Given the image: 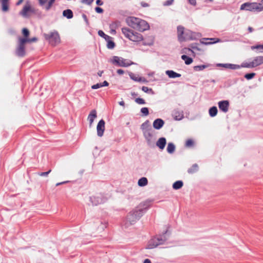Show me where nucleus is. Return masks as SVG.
<instances>
[{
	"label": "nucleus",
	"mask_w": 263,
	"mask_h": 263,
	"mask_svg": "<svg viewBox=\"0 0 263 263\" xmlns=\"http://www.w3.org/2000/svg\"><path fill=\"white\" fill-rule=\"evenodd\" d=\"M122 32L126 38L131 41L134 42L143 41V45L151 46L154 43L155 39L153 36H148L143 38V35L141 33L135 32L127 27L122 28Z\"/></svg>",
	"instance_id": "1"
},
{
	"label": "nucleus",
	"mask_w": 263,
	"mask_h": 263,
	"mask_svg": "<svg viewBox=\"0 0 263 263\" xmlns=\"http://www.w3.org/2000/svg\"><path fill=\"white\" fill-rule=\"evenodd\" d=\"M126 22L129 27L140 32H143L149 29L148 23L139 17L128 16L126 18Z\"/></svg>",
	"instance_id": "2"
},
{
	"label": "nucleus",
	"mask_w": 263,
	"mask_h": 263,
	"mask_svg": "<svg viewBox=\"0 0 263 263\" xmlns=\"http://www.w3.org/2000/svg\"><path fill=\"white\" fill-rule=\"evenodd\" d=\"M177 36L180 42L196 39V34L195 32L190 30H185L182 26L177 27Z\"/></svg>",
	"instance_id": "3"
},
{
	"label": "nucleus",
	"mask_w": 263,
	"mask_h": 263,
	"mask_svg": "<svg viewBox=\"0 0 263 263\" xmlns=\"http://www.w3.org/2000/svg\"><path fill=\"white\" fill-rule=\"evenodd\" d=\"M143 216L136 208L129 212L124 220V226L126 228L135 224Z\"/></svg>",
	"instance_id": "4"
},
{
	"label": "nucleus",
	"mask_w": 263,
	"mask_h": 263,
	"mask_svg": "<svg viewBox=\"0 0 263 263\" xmlns=\"http://www.w3.org/2000/svg\"><path fill=\"white\" fill-rule=\"evenodd\" d=\"M240 9L241 10L260 12L263 10V6L260 3L247 2L241 5Z\"/></svg>",
	"instance_id": "5"
},
{
	"label": "nucleus",
	"mask_w": 263,
	"mask_h": 263,
	"mask_svg": "<svg viewBox=\"0 0 263 263\" xmlns=\"http://www.w3.org/2000/svg\"><path fill=\"white\" fill-rule=\"evenodd\" d=\"M44 37L49 44L52 46H55L60 43V37L57 31L50 32L49 34H45Z\"/></svg>",
	"instance_id": "6"
},
{
	"label": "nucleus",
	"mask_w": 263,
	"mask_h": 263,
	"mask_svg": "<svg viewBox=\"0 0 263 263\" xmlns=\"http://www.w3.org/2000/svg\"><path fill=\"white\" fill-rule=\"evenodd\" d=\"M263 64V56L255 57L251 62H243L241 67L244 68H252L258 66Z\"/></svg>",
	"instance_id": "7"
},
{
	"label": "nucleus",
	"mask_w": 263,
	"mask_h": 263,
	"mask_svg": "<svg viewBox=\"0 0 263 263\" xmlns=\"http://www.w3.org/2000/svg\"><path fill=\"white\" fill-rule=\"evenodd\" d=\"M27 40L25 39L20 38L18 45L15 50V54L19 57H23L26 54L25 43Z\"/></svg>",
	"instance_id": "8"
},
{
	"label": "nucleus",
	"mask_w": 263,
	"mask_h": 263,
	"mask_svg": "<svg viewBox=\"0 0 263 263\" xmlns=\"http://www.w3.org/2000/svg\"><path fill=\"white\" fill-rule=\"evenodd\" d=\"M107 200V198L102 193H98L90 197V201L95 206L105 203Z\"/></svg>",
	"instance_id": "9"
},
{
	"label": "nucleus",
	"mask_w": 263,
	"mask_h": 263,
	"mask_svg": "<svg viewBox=\"0 0 263 263\" xmlns=\"http://www.w3.org/2000/svg\"><path fill=\"white\" fill-rule=\"evenodd\" d=\"M112 63L120 67H128L130 66L132 64L130 61L117 56L113 57Z\"/></svg>",
	"instance_id": "10"
},
{
	"label": "nucleus",
	"mask_w": 263,
	"mask_h": 263,
	"mask_svg": "<svg viewBox=\"0 0 263 263\" xmlns=\"http://www.w3.org/2000/svg\"><path fill=\"white\" fill-rule=\"evenodd\" d=\"M34 12V10L31 8L29 3L27 2L19 13L24 17H28L30 15L29 13Z\"/></svg>",
	"instance_id": "11"
},
{
	"label": "nucleus",
	"mask_w": 263,
	"mask_h": 263,
	"mask_svg": "<svg viewBox=\"0 0 263 263\" xmlns=\"http://www.w3.org/2000/svg\"><path fill=\"white\" fill-rule=\"evenodd\" d=\"M151 207V203L149 201H144L141 203L136 208L140 212L142 215Z\"/></svg>",
	"instance_id": "12"
},
{
	"label": "nucleus",
	"mask_w": 263,
	"mask_h": 263,
	"mask_svg": "<svg viewBox=\"0 0 263 263\" xmlns=\"http://www.w3.org/2000/svg\"><path fill=\"white\" fill-rule=\"evenodd\" d=\"M97 130L99 137H102L103 135L105 130V121L103 119L99 121L97 126Z\"/></svg>",
	"instance_id": "13"
},
{
	"label": "nucleus",
	"mask_w": 263,
	"mask_h": 263,
	"mask_svg": "<svg viewBox=\"0 0 263 263\" xmlns=\"http://www.w3.org/2000/svg\"><path fill=\"white\" fill-rule=\"evenodd\" d=\"M218 106L220 110L224 112H227L229 110V102L227 100L219 101L218 102Z\"/></svg>",
	"instance_id": "14"
},
{
	"label": "nucleus",
	"mask_w": 263,
	"mask_h": 263,
	"mask_svg": "<svg viewBox=\"0 0 263 263\" xmlns=\"http://www.w3.org/2000/svg\"><path fill=\"white\" fill-rule=\"evenodd\" d=\"M218 41V39L216 38H203L200 41L201 44L203 45H210L217 43Z\"/></svg>",
	"instance_id": "15"
},
{
	"label": "nucleus",
	"mask_w": 263,
	"mask_h": 263,
	"mask_svg": "<svg viewBox=\"0 0 263 263\" xmlns=\"http://www.w3.org/2000/svg\"><path fill=\"white\" fill-rule=\"evenodd\" d=\"M167 232V230H166L164 233H163L162 235H160L159 236H156V239L158 243V246L159 245H163L165 243V242L167 240L166 237L164 235Z\"/></svg>",
	"instance_id": "16"
},
{
	"label": "nucleus",
	"mask_w": 263,
	"mask_h": 263,
	"mask_svg": "<svg viewBox=\"0 0 263 263\" xmlns=\"http://www.w3.org/2000/svg\"><path fill=\"white\" fill-rule=\"evenodd\" d=\"M158 243L156 237L155 236L148 241L146 248L148 249H154L158 246Z\"/></svg>",
	"instance_id": "17"
},
{
	"label": "nucleus",
	"mask_w": 263,
	"mask_h": 263,
	"mask_svg": "<svg viewBox=\"0 0 263 263\" xmlns=\"http://www.w3.org/2000/svg\"><path fill=\"white\" fill-rule=\"evenodd\" d=\"M164 124V121L161 119L158 118L154 120L153 122V127L156 129H160L162 127Z\"/></svg>",
	"instance_id": "18"
},
{
	"label": "nucleus",
	"mask_w": 263,
	"mask_h": 263,
	"mask_svg": "<svg viewBox=\"0 0 263 263\" xmlns=\"http://www.w3.org/2000/svg\"><path fill=\"white\" fill-rule=\"evenodd\" d=\"M219 65L222 66L223 67H224L226 68H229L231 69H236L242 67L241 65H238L233 64H219Z\"/></svg>",
	"instance_id": "19"
},
{
	"label": "nucleus",
	"mask_w": 263,
	"mask_h": 263,
	"mask_svg": "<svg viewBox=\"0 0 263 263\" xmlns=\"http://www.w3.org/2000/svg\"><path fill=\"white\" fill-rule=\"evenodd\" d=\"M166 139L164 137H161L158 139L156 143V145L161 149H163L166 145Z\"/></svg>",
	"instance_id": "20"
},
{
	"label": "nucleus",
	"mask_w": 263,
	"mask_h": 263,
	"mask_svg": "<svg viewBox=\"0 0 263 263\" xmlns=\"http://www.w3.org/2000/svg\"><path fill=\"white\" fill-rule=\"evenodd\" d=\"M9 0H1L2 4V10L3 12H7L9 9Z\"/></svg>",
	"instance_id": "21"
},
{
	"label": "nucleus",
	"mask_w": 263,
	"mask_h": 263,
	"mask_svg": "<svg viewBox=\"0 0 263 263\" xmlns=\"http://www.w3.org/2000/svg\"><path fill=\"white\" fill-rule=\"evenodd\" d=\"M97 117V111L95 109L92 110L88 117V120H89L90 124H91L94 119Z\"/></svg>",
	"instance_id": "22"
},
{
	"label": "nucleus",
	"mask_w": 263,
	"mask_h": 263,
	"mask_svg": "<svg viewBox=\"0 0 263 263\" xmlns=\"http://www.w3.org/2000/svg\"><path fill=\"white\" fill-rule=\"evenodd\" d=\"M166 74L170 78H175L181 77V74L177 73L173 70H168L166 71Z\"/></svg>",
	"instance_id": "23"
},
{
	"label": "nucleus",
	"mask_w": 263,
	"mask_h": 263,
	"mask_svg": "<svg viewBox=\"0 0 263 263\" xmlns=\"http://www.w3.org/2000/svg\"><path fill=\"white\" fill-rule=\"evenodd\" d=\"M251 49L252 50H256V53L263 52V44H256L251 46Z\"/></svg>",
	"instance_id": "24"
},
{
	"label": "nucleus",
	"mask_w": 263,
	"mask_h": 263,
	"mask_svg": "<svg viewBox=\"0 0 263 263\" xmlns=\"http://www.w3.org/2000/svg\"><path fill=\"white\" fill-rule=\"evenodd\" d=\"M63 15L68 19L72 18L73 16V12L70 9H66L63 11Z\"/></svg>",
	"instance_id": "25"
},
{
	"label": "nucleus",
	"mask_w": 263,
	"mask_h": 263,
	"mask_svg": "<svg viewBox=\"0 0 263 263\" xmlns=\"http://www.w3.org/2000/svg\"><path fill=\"white\" fill-rule=\"evenodd\" d=\"M151 129L145 130L143 132L144 136L147 141H151L152 138V134L151 133Z\"/></svg>",
	"instance_id": "26"
},
{
	"label": "nucleus",
	"mask_w": 263,
	"mask_h": 263,
	"mask_svg": "<svg viewBox=\"0 0 263 263\" xmlns=\"http://www.w3.org/2000/svg\"><path fill=\"white\" fill-rule=\"evenodd\" d=\"M198 165L197 164H194L190 168L187 170V172L189 174H192L197 172L198 170Z\"/></svg>",
	"instance_id": "27"
},
{
	"label": "nucleus",
	"mask_w": 263,
	"mask_h": 263,
	"mask_svg": "<svg viewBox=\"0 0 263 263\" xmlns=\"http://www.w3.org/2000/svg\"><path fill=\"white\" fill-rule=\"evenodd\" d=\"M181 59L184 61V62H185V64L186 65H190L191 64L193 60L192 59V58L189 57V56L186 55H185V54H183L181 56Z\"/></svg>",
	"instance_id": "28"
},
{
	"label": "nucleus",
	"mask_w": 263,
	"mask_h": 263,
	"mask_svg": "<svg viewBox=\"0 0 263 263\" xmlns=\"http://www.w3.org/2000/svg\"><path fill=\"white\" fill-rule=\"evenodd\" d=\"M141 128L143 130V132L145 130L151 129L149 121L146 120L144 123H143L141 126Z\"/></svg>",
	"instance_id": "29"
},
{
	"label": "nucleus",
	"mask_w": 263,
	"mask_h": 263,
	"mask_svg": "<svg viewBox=\"0 0 263 263\" xmlns=\"http://www.w3.org/2000/svg\"><path fill=\"white\" fill-rule=\"evenodd\" d=\"M183 185V182L181 180H178L175 182L173 184V187L175 190H178L181 189Z\"/></svg>",
	"instance_id": "30"
},
{
	"label": "nucleus",
	"mask_w": 263,
	"mask_h": 263,
	"mask_svg": "<svg viewBox=\"0 0 263 263\" xmlns=\"http://www.w3.org/2000/svg\"><path fill=\"white\" fill-rule=\"evenodd\" d=\"M120 26V22L119 21H116L114 22H112L110 25V27L112 31H114L115 32V30Z\"/></svg>",
	"instance_id": "31"
},
{
	"label": "nucleus",
	"mask_w": 263,
	"mask_h": 263,
	"mask_svg": "<svg viewBox=\"0 0 263 263\" xmlns=\"http://www.w3.org/2000/svg\"><path fill=\"white\" fill-rule=\"evenodd\" d=\"M148 181L146 178L142 177L138 180V184L140 186H144L147 185Z\"/></svg>",
	"instance_id": "32"
},
{
	"label": "nucleus",
	"mask_w": 263,
	"mask_h": 263,
	"mask_svg": "<svg viewBox=\"0 0 263 263\" xmlns=\"http://www.w3.org/2000/svg\"><path fill=\"white\" fill-rule=\"evenodd\" d=\"M217 108L216 106H213L209 109V115L211 117H215L217 114Z\"/></svg>",
	"instance_id": "33"
},
{
	"label": "nucleus",
	"mask_w": 263,
	"mask_h": 263,
	"mask_svg": "<svg viewBox=\"0 0 263 263\" xmlns=\"http://www.w3.org/2000/svg\"><path fill=\"white\" fill-rule=\"evenodd\" d=\"M175 149V145L173 143H168L167 146V152L170 154H172Z\"/></svg>",
	"instance_id": "34"
},
{
	"label": "nucleus",
	"mask_w": 263,
	"mask_h": 263,
	"mask_svg": "<svg viewBox=\"0 0 263 263\" xmlns=\"http://www.w3.org/2000/svg\"><path fill=\"white\" fill-rule=\"evenodd\" d=\"M112 38L110 36V38L108 40H105L107 42V47L108 49H113L115 46V43L112 41Z\"/></svg>",
	"instance_id": "35"
},
{
	"label": "nucleus",
	"mask_w": 263,
	"mask_h": 263,
	"mask_svg": "<svg viewBox=\"0 0 263 263\" xmlns=\"http://www.w3.org/2000/svg\"><path fill=\"white\" fill-rule=\"evenodd\" d=\"M174 118L176 120H180L183 118V115L182 113L179 111H175L174 113Z\"/></svg>",
	"instance_id": "36"
},
{
	"label": "nucleus",
	"mask_w": 263,
	"mask_h": 263,
	"mask_svg": "<svg viewBox=\"0 0 263 263\" xmlns=\"http://www.w3.org/2000/svg\"><path fill=\"white\" fill-rule=\"evenodd\" d=\"M208 65H200L195 66L193 68L195 71H198L203 70L204 69L208 67Z\"/></svg>",
	"instance_id": "37"
},
{
	"label": "nucleus",
	"mask_w": 263,
	"mask_h": 263,
	"mask_svg": "<svg viewBox=\"0 0 263 263\" xmlns=\"http://www.w3.org/2000/svg\"><path fill=\"white\" fill-rule=\"evenodd\" d=\"M98 35L102 37H103L105 40H108L110 38V36L106 34L102 30L98 31Z\"/></svg>",
	"instance_id": "38"
},
{
	"label": "nucleus",
	"mask_w": 263,
	"mask_h": 263,
	"mask_svg": "<svg viewBox=\"0 0 263 263\" xmlns=\"http://www.w3.org/2000/svg\"><path fill=\"white\" fill-rule=\"evenodd\" d=\"M182 52L186 54H190V53H191L192 54H194V52L192 49L187 47L183 48L182 50Z\"/></svg>",
	"instance_id": "39"
},
{
	"label": "nucleus",
	"mask_w": 263,
	"mask_h": 263,
	"mask_svg": "<svg viewBox=\"0 0 263 263\" xmlns=\"http://www.w3.org/2000/svg\"><path fill=\"white\" fill-rule=\"evenodd\" d=\"M255 75H256L255 73L252 72V73H246L244 77L247 80H251V79H253L255 77Z\"/></svg>",
	"instance_id": "40"
},
{
	"label": "nucleus",
	"mask_w": 263,
	"mask_h": 263,
	"mask_svg": "<svg viewBox=\"0 0 263 263\" xmlns=\"http://www.w3.org/2000/svg\"><path fill=\"white\" fill-rule=\"evenodd\" d=\"M141 112L144 116H147L149 114V110L147 107H143L141 109Z\"/></svg>",
	"instance_id": "41"
},
{
	"label": "nucleus",
	"mask_w": 263,
	"mask_h": 263,
	"mask_svg": "<svg viewBox=\"0 0 263 263\" xmlns=\"http://www.w3.org/2000/svg\"><path fill=\"white\" fill-rule=\"evenodd\" d=\"M22 33L24 36V38H28L29 35V31L27 28H23L22 30Z\"/></svg>",
	"instance_id": "42"
},
{
	"label": "nucleus",
	"mask_w": 263,
	"mask_h": 263,
	"mask_svg": "<svg viewBox=\"0 0 263 263\" xmlns=\"http://www.w3.org/2000/svg\"><path fill=\"white\" fill-rule=\"evenodd\" d=\"M135 102L139 104H145V100L140 98H138L135 99Z\"/></svg>",
	"instance_id": "43"
},
{
	"label": "nucleus",
	"mask_w": 263,
	"mask_h": 263,
	"mask_svg": "<svg viewBox=\"0 0 263 263\" xmlns=\"http://www.w3.org/2000/svg\"><path fill=\"white\" fill-rule=\"evenodd\" d=\"M194 144V142L192 139H188L185 143V146L187 147L192 146Z\"/></svg>",
	"instance_id": "44"
},
{
	"label": "nucleus",
	"mask_w": 263,
	"mask_h": 263,
	"mask_svg": "<svg viewBox=\"0 0 263 263\" xmlns=\"http://www.w3.org/2000/svg\"><path fill=\"white\" fill-rule=\"evenodd\" d=\"M54 1L55 0H49V1L48 2L47 6L46 7V9L47 10L50 9V8L51 7L52 4L54 2Z\"/></svg>",
	"instance_id": "45"
},
{
	"label": "nucleus",
	"mask_w": 263,
	"mask_h": 263,
	"mask_svg": "<svg viewBox=\"0 0 263 263\" xmlns=\"http://www.w3.org/2000/svg\"><path fill=\"white\" fill-rule=\"evenodd\" d=\"M190 47L191 49L199 50V49L197 47V44L196 43H193L190 45Z\"/></svg>",
	"instance_id": "46"
},
{
	"label": "nucleus",
	"mask_w": 263,
	"mask_h": 263,
	"mask_svg": "<svg viewBox=\"0 0 263 263\" xmlns=\"http://www.w3.org/2000/svg\"><path fill=\"white\" fill-rule=\"evenodd\" d=\"M101 87H102V85H101V83H97L96 84L93 85L91 86V88L92 89H98V88H101Z\"/></svg>",
	"instance_id": "47"
},
{
	"label": "nucleus",
	"mask_w": 263,
	"mask_h": 263,
	"mask_svg": "<svg viewBox=\"0 0 263 263\" xmlns=\"http://www.w3.org/2000/svg\"><path fill=\"white\" fill-rule=\"evenodd\" d=\"M51 170H50L46 172L39 173L38 174L40 176H47L51 172Z\"/></svg>",
	"instance_id": "48"
},
{
	"label": "nucleus",
	"mask_w": 263,
	"mask_h": 263,
	"mask_svg": "<svg viewBox=\"0 0 263 263\" xmlns=\"http://www.w3.org/2000/svg\"><path fill=\"white\" fill-rule=\"evenodd\" d=\"M131 77V78H132L133 80H135V81H138V82H141V81H142V82H145V81H145V79L144 78H141V77H140V78H138H138H133V77Z\"/></svg>",
	"instance_id": "49"
},
{
	"label": "nucleus",
	"mask_w": 263,
	"mask_h": 263,
	"mask_svg": "<svg viewBox=\"0 0 263 263\" xmlns=\"http://www.w3.org/2000/svg\"><path fill=\"white\" fill-rule=\"evenodd\" d=\"M174 2V0H167L166 1H165L164 4H163V5L164 6H170V5H171Z\"/></svg>",
	"instance_id": "50"
},
{
	"label": "nucleus",
	"mask_w": 263,
	"mask_h": 263,
	"mask_svg": "<svg viewBox=\"0 0 263 263\" xmlns=\"http://www.w3.org/2000/svg\"><path fill=\"white\" fill-rule=\"evenodd\" d=\"M142 90L145 92H148L149 91H152V88H149L146 86H143L142 87Z\"/></svg>",
	"instance_id": "51"
},
{
	"label": "nucleus",
	"mask_w": 263,
	"mask_h": 263,
	"mask_svg": "<svg viewBox=\"0 0 263 263\" xmlns=\"http://www.w3.org/2000/svg\"><path fill=\"white\" fill-rule=\"evenodd\" d=\"M25 39H26L27 40V43H31V42H36L37 41V39L36 37H33V38H31V39H29V38H24Z\"/></svg>",
	"instance_id": "52"
},
{
	"label": "nucleus",
	"mask_w": 263,
	"mask_h": 263,
	"mask_svg": "<svg viewBox=\"0 0 263 263\" xmlns=\"http://www.w3.org/2000/svg\"><path fill=\"white\" fill-rule=\"evenodd\" d=\"M95 11L98 13H102L103 12V9L99 7L95 8Z\"/></svg>",
	"instance_id": "53"
},
{
	"label": "nucleus",
	"mask_w": 263,
	"mask_h": 263,
	"mask_svg": "<svg viewBox=\"0 0 263 263\" xmlns=\"http://www.w3.org/2000/svg\"><path fill=\"white\" fill-rule=\"evenodd\" d=\"M93 2V0H82V2L83 3L87 4V5H90Z\"/></svg>",
	"instance_id": "54"
},
{
	"label": "nucleus",
	"mask_w": 263,
	"mask_h": 263,
	"mask_svg": "<svg viewBox=\"0 0 263 263\" xmlns=\"http://www.w3.org/2000/svg\"><path fill=\"white\" fill-rule=\"evenodd\" d=\"M189 3L193 5V6H196V0H188Z\"/></svg>",
	"instance_id": "55"
},
{
	"label": "nucleus",
	"mask_w": 263,
	"mask_h": 263,
	"mask_svg": "<svg viewBox=\"0 0 263 263\" xmlns=\"http://www.w3.org/2000/svg\"><path fill=\"white\" fill-rule=\"evenodd\" d=\"M82 17L85 21V22L87 24H88V20L87 18V17L86 14H83Z\"/></svg>",
	"instance_id": "56"
},
{
	"label": "nucleus",
	"mask_w": 263,
	"mask_h": 263,
	"mask_svg": "<svg viewBox=\"0 0 263 263\" xmlns=\"http://www.w3.org/2000/svg\"><path fill=\"white\" fill-rule=\"evenodd\" d=\"M117 73L118 74H119V75H121V74H123L124 73V71L123 70H122L121 69H119L117 70Z\"/></svg>",
	"instance_id": "57"
},
{
	"label": "nucleus",
	"mask_w": 263,
	"mask_h": 263,
	"mask_svg": "<svg viewBox=\"0 0 263 263\" xmlns=\"http://www.w3.org/2000/svg\"><path fill=\"white\" fill-rule=\"evenodd\" d=\"M101 83V85H102V87L108 86L109 85V83L106 81H104L103 83Z\"/></svg>",
	"instance_id": "58"
},
{
	"label": "nucleus",
	"mask_w": 263,
	"mask_h": 263,
	"mask_svg": "<svg viewBox=\"0 0 263 263\" xmlns=\"http://www.w3.org/2000/svg\"><path fill=\"white\" fill-rule=\"evenodd\" d=\"M96 4L99 6H101L103 4V3L101 0H97Z\"/></svg>",
	"instance_id": "59"
},
{
	"label": "nucleus",
	"mask_w": 263,
	"mask_h": 263,
	"mask_svg": "<svg viewBox=\"0 0 263 263\" xmlns=\"http://www.w3.org/2000/svg\"><path fill=\"white\" fill-rule=\"evenodd\" d=\"M47 0H39L41 5H43L47 2Z\"/></svg>",
	"instance_id": "60"
},
{
	"label": "nucleus",
	"mask_w": 263,
	"mask_h": 263,
	"mask_svg": "<svg viewBox=\"0 0 263 263\" xmlns=\"http://www.w3.org/2000/svg\"><path fill=\"white\" fill-rule=\"evenodd\" d=\"M141 6L144 7H146L148 6V4L146 3L142 2V3H141Z\"/></svg>",
	"instance_id": "61"
},
{
	"label": "nucleus",
	"mask_w": 263,
	"mask_h": 263,
	"mask_svg": "<svg viewBox=\"0 0 263 263\" xmlns=\"http://www.w3.org/2000/svg\"><path fill=\"white\" fill-rule=\"evenodd\" d=\"M23 1L24 0H18V1L16 3V5L18 6V5H21L22 3V2H23Z\"/></svg>",
	"instance_id": "62"
},
{
	"label": "nucleus",
	"mask_w": 263,
	"mask_h": 263,
	"mask_svg": "<svg viewBox=\"0 0 263 263\" xmlns=\"http://www.w3.org/2000/svg\"><path fill=\"white\" fill-rule=\"evenodd\" d=\"M119 104L121 106H124V105H125V103L123 101L119 102Z\"/></svg>",
	"instance_id": "63"
},
{
	"label": "nucleus",
	"mask_w": 263,
	"mask_h": 263,
	"mask_svg": "<svg viewBox=\"0 0 263 263\" xmlns=\"http://www.w3.org/2000/svg\"><path fill=\"white\" fill-rule=\"evenodd\" d=\"M144 263H151V261L149 259H145Z\"/></svg>",
	"instance_id": "64"
}]
</instances>
